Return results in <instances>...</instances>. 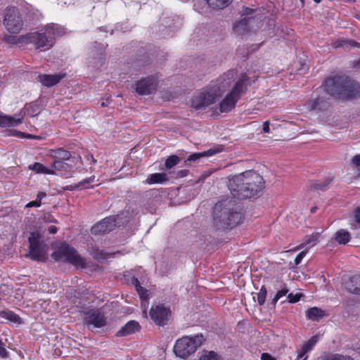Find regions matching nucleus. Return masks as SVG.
Returning a JSON list of instances; mask_svg holds the SVG:
<instances>
[{"mask_svg": "<svg viewBox=\"0 0 360 360\" xmlns=\"http://www.w3.org/2000/svg\"><path fill=\"white\" fill-rule=\"evenodd\" d=\"M263 187V177L252 170L233 176L229 184L233 196L240 200L254 197L262 191Z\"/></svg>", "mask_w": 360, "mask_h": 360, "instance_id": "f257e3e1", "label": "nucleus"}, {"mask_svg": "<svg viewBox=\"0 0 360 360\" xmlns=\"http://www.w3.org/2000/svg\"><path fill=\"white\" fill-rule=\"evenodd\" d=\"M235 74L233 70L229 71L217 80L216 85L194 95L191 100V106L195 110H200L214 103L215 99L231 86Z\"/></svg>", "mask_w": 360, "mask_h": 360, "instance_id": "f03ea898", "label": "nucleus"}, {"mask_svg": "<svg viewBox=\"0 0 360 360\" xmlns=\"http://www.w3.org/2000/svg\"><path fill=\"white\" fill-rule=\"evenodd\" d=\"M324 89L330 95L341 99L355 98L360 96V86L347 76L327 79Z\"/></svg>", "mask_w": 360, "mask_h": 360, "instance_id": "7ed1b4c3", "label": "nucleus"}, {"mask_svg": "<svg viewBox=\"0 0 360 360\" xmlns=\"http://www.w3.org/2000/svg\"><path fill=\"white\" fill-rule=\"evenodd\" d=\"M231 200L217 202L213 209V224L218 229H232L239 224L242 214L234 207Z\"/></svg>", "mask_w": 360, "mask_h": 360, "instance_id": "20e7f679", "label": "nucleus"}, {"mask_svg": "<svg viewBox=\"0 0 360 360\" xmlns=\"http://www.w3.org/2000/svg\"><path fill=\"white\" fill-rule=\"evenodd\" d=\"M64 29L56 24H49L45 27L44 32H34L25 36L27 42L34 44L36 49L45 51L53 46L55 37L63 35Z\"/></svg>", "mask_w": 360, "mask_h": 360, "instance_id": "39448f33", "label": "nucleus"}, {"mask_svg": "<svg viewBox=\"0 0 360 360\" xmlns=\"http://www.w3.org/2000/svg\"><path fill=\"white\" fill-rule=\"evenodd\" d=\"M248 84V77L246 75H242L234 84L231 91L220 103L219 110L221 112H229L235 108L242 94L247 91Z\"/></svg>", "mask_w": 360, "mask_h": 360, "instance_id": "423d86ee", "label": "nucleus"}, {"mask_svg": "<svg viewBox=\"0 0 360 360\" xmlns=\"http://www.w3.org/2000/svg\"><path fill=\"white\" fill-rule=\"evenodd\" d=\"M51 257L56 261L69 262L77 267L84 268L85 261L77 254V251L67 244H62L51 255Z\"/></svg>", "mask_w": 360, "mask_h": 360, "instance_id": "0eeeda50", "label": "nucleus"}, {"mask_svg": "<svg viewBox=\"0 0 360 360\" xmlns=\"http://www.w3.org/2000/svg\"><path fill=\"white\" fill-rule=\"evenodd\" d=\"M202 339V335L192 338L184 337L176 341L174 347V352L176 356L185 359L201 345Z\"/></svg>", "mask_w": 360, "mask_h": 360, "instance_id": "6e6552de", "label": "nucleus"}, {"mask_svg": "<svg viewBox=\"0 0 360 360\" xmlns=\"http://www.w3.org/2000/svg\"><path fill=\"white\" fill-rule=\"evenodd\" d=\"M30 243V251L27 256L32 259L44 262L47 259L46 252V244L40 240V235L38 233L32 232L28 238Z\"/></svg>", "mask_w": 360, "mask_h": 360, "instance_id": "1a4fd4ad", "label": "nucleus"}, {"mask_svg": "<svg viewBox=\"0 0 360 360\" xmlns=\"http://www.w3.org/2000/svg\"><path fill=\"white\" fill-rule=\"evenodd\" d=\"M4 25L6 30L13 34L19 33L23 25L19 9L16 7H8L5 10Z\"/></svg>", "mask_w": 360, "mask_h": 360, "instance_id": "9d476101", "label": "nucleus"}, {"mask_svg": "<svg viewBox=\"0 0 360 360\" xmlns=\"http://www.w3.org/2000/svg\"><path fill=\"white\" fill-rule=\"evenodd\" d=\"M84 322L88 326L101 328L106 323V318L98 309H91L84 312Z\"/></svg>", "mask_w": 360, "mask_h": 360, "instance_id": "9b49d317", "label": "nucleus"}, {"mask_svg": "<svg viewBox=\"0 0 360 360\" xmlns=\"http://www.w3.org/2000/svg\"><path fill=\"white\" fill-rule=\"evenodd\" d=\"M170 310L162 304L153 306L150 310L151 319L158 326L167 324L170 316Z\"/></svg>", "mask_w": 360, "mask_h": 360, "instance_id": "f8f14e48", "label": "nucleus"}, {"mask_svg": "<svg viewBox=\"0 0 360 360\" xmlns=\"http://www.w3.org/2000/svg\"><path fill=\"white\" fill-rule=\"evenodd\" d=\"M119 215L108 217L96 224L91 229L94 235L106 234L112 231L117 225L116 221Z\"/></svg>", "mask_w": 360, "mask_h": 360, "instance_id": "ddd939ff", "label": "nucleus"}, {"mask_svg": "<svg viewBox=\"0 0 360 360\" xmlns=\"http://www.w3.org/2000/svg\"><path fill=\"white\" fill-rule=\"evenodd\" d=\"M156 88V82L153 77H146L136 84V90L141 95L152 94Z\"/></svg>", "mask_w": 360, "mask_h": 360, "instance_id": "4468645a", "label": "nucleus"}, {"mask_svg": "<svg viewBox=\"0 0 360 360\" xmlns=\"http://www.w3.org/2000/svg\"><path fill=\"white\" fill-rule=\"evenodd\" d=\"M252 18L244 17L236 20L233 25V32L238 36H243L250 31V23Z\"/></svg>", "mask_w": 360, "mask_h": 360, "instance_id": "2eb2a0df", "label": "nucleus"}, {"mask_svg": "<svg viewBox=\"0 0 360 360\" xmlns=\"http://www.w3.org/2000/svg\"><path fill=\"white\" fill-rule=\"evenodd\" d=\"M334 180V176L329 175L323 180H313L309 184V188L310 190L315 191H326L330 184Z\"/></svg>", "mask_w": 360, "mask_h": 360, "instance_id": "dca6fc26", "label": "nucleus"}, {"mask_svg": "<svg viewBox=\"0 0 360 360\" xmlns=\"http://www.w3.org/2000/svg\"><path fill=\"white\" fill-rule=\"evenodd\" d=\"M65 75H39L38 76L39 81L42 85L50 87L57 84L63 77Z\"/></svg>", "mask_w": 360, "mask_h": 360, "instance_id": "f3484780", "label": "nucleus"}, {"mask_svg": "<svg viewBox=\"0 0 360 360\" xmlns=\"http://www.w3.org/2000/svg\"><path fill=\"white\" fill-rule=\"evenodd\" d=\"M345 287L348 292L360 295V275L349 277L345 281Z\"/></svg>", "mask_w": 360, "mask_h": 360, "instance_id": "a211bd4d", "label": "nucleus"}, {"mask_svg": "<svg viewBox=\"0 0 360 360\" xmlns=\"http://www.w3.org/2000/svg\"><path fill=\"white\" fill-rule=\"evenodd\" d=\"M140 328L138 322L130 321L126 323L117 333V336L122 337L135 333Z\"/></svg>", "mask_w": 360, "mask_h": 360, "instance_id": "6ab92c4d", "label": "nucleus"}, {"mask_svg": "<svg viewBox=\"0 0 360 360\" xmlns=\"http://www.w3.org/2000/svg\"><path fill=\"white\" fill-rule=\"evenodd\" d=\"M328 107V103L323 98L317 97L309 100L307 103V108L310 110H324Z\"/></svg>", "mask_w": 360, "mask_h": 360, "instance_id": "aec40b11", "label": "nucleus"}, {"mask_svg": "<svg viewBox=\"0 0 360 360\" xmlns=\"http://www.w3.org/2000/svg\"><path fill=\"white\" fill-rule=\"evenodd\" d=\"M21 122V119L6 115L0 112V127H15Z\"/></svg>", "mask_w": 360, "mask_h": 360, "instance_id": "412c9836", "label": "nucleus"}, {"mask_svg": "<svg viewBox=\"0 0 360 360\" xmlns=\"http://www.w3.org/2000/svg\"><path fill=\"white\" fill-rule=\"evenodd\" d=\"M318 336H312L307 342H306L302 347L300 351L298 353L297 359L302 358L308 352L312 349L314 346L318 341Z\"/></svg>", "mask_w": 360, "mask_h": 360, "instance_id": "4be33fe9", "label": "nucleus"}, {"mask_svg": "<svg viewBox=\"0 0 360 360\" xmlns=\"http://www.w3.org/2000/svg\"><path fill=\"white\" fill-rule=\"evenodd\" d=\"M219 150L216 149H210L206 151H203L201 153H195L188 156V158L186 159V162H196L199 159L205 157H210L212 156L217 153H219Z\"/></svg>", "mask_w": 360, "mask_h": 360, "instance_id": "5701e85b", "label": "nucleus"}, {"mask_svg": "<svg viewBox=\"0 0 360 360\" xmlns=\"http://www.w3.org/2000/svg\"><path fill=\"white\" fill-rule=\"evenodd\" d=\"M50 155L55 160H67L71 157L70 153L62 148L51 150L50 151Z\"/></svg>", "mask_w": 360, "mask_h": 360, "instance_id": "b1692460", "label": "nucleus"}, {"mask_svg": "<svg viewBox=\"0 0 360 360\" xmlns=\"http://www.w3.org/2000/svg\"><path fill=\"white\" fill-rule=\"evenodd\" d=\"M324 311L316 307H311L307 310L306 311V316L307 319L312 321L318 320L319 319H321L323 316H324Z\"/></svg>", "mask_w": 360, "mask_h": 360, "instance_id": "393cba45", "label": "nucleus"}, {"mask_svg": "<svg viewBox=\"0 0 360 360\" xmlns=\"http://www.w3.org/2000/svg\"><path fill=\"white\" fill-rule=\"evenodd\" d=\"M335 240L340 245H345L350 240V233L347 231L340 229L335 233Z\"/></svg>", "mask_w": 360, "mask_h": 360, "instance_id": "a878e982", "label": "nucleus"}, {"mask_svg": "<svg viewBox=\"0 0 360 360\" xmlns=\"http://www.w3.org/2000/svg\"><path fill=\"white\" fill-rule=\"evenodd\" d=\"M167 181V175L165 173H155L150 174L146 179V183L149 184H160Z\"/></svg>", "mask_w": 360, "mask_h": 360, "instance_id": "bb28decb", "label": "nucleus"}, {"mask_svg": "<svg viewBox=\"0 0 360 360\" xmlns=\"http://www.w3.org/2000/svg\"><path fill=\"white\" fill-rule=\"evenodd\" d=\"M232 0H206L207 4L216 9H223L228 6Z\"/></svg>", "mask_w": 360, "mask_h": 360, "instance_id": "cd10ccee", "label": "nucleus"}, {"mask_svg": "<svg viewBox=\"0 0 360 360\" xmlns=\"http://www.w3.org/2000/svg\"><path fill=\"white\" fill-rule=\"evenodd\" d=\"M332 45L334 49H338L340 47L349 48L355 46L356 45V42L352 39L348 40L341 39L334 41Z\"/></svg>", "mask_w": 360, "mask_h": 360, "instance_id": "c85d7f7f", "label": "nucleus"}, {"mask_svg": "<svg viewBox=\"0 0 360 360\" xmlns=\"http://www.w3.org/2000/svg\"><path fill=\"white\" fill-rule=\"evenodd\" d=\"M289 289L287 287V285L283 283L281 286V289L279 290L276 294L275 295L274 297L272 300V304L274 306L276 305V302L283 296L286 295L288 292Z\"/></svg>", "mask_w": 360, "mask_h": 360, "instance_id": "c756f323", "label": "nucleus"}, {"mask_svg": "<svg viewBox=\"0 0 360 360\" xmlns=\"http://www.w3.org/2000/svg\"><path fill=\"white\" fill-rule=\"evenodd\" d=\"M0 316L13 323H19L20 319L18 315L11 311H0Z\"/></svg>", "mask_w": 360, "mask_h": 360, "instance_id": "7c9ffc66", "label": "nucleus"}, {"mask_svg": "<svg viewBox=\"0 0 360 360\" xmlns=\"http://www.w3.org/2000/svg\"><path fill=\"white\" fill-rule=\"evenodd\" d=\"M29 169L36 172L37 173H41V174H51V173L49 169L46 168L42 164H41L39 162H35L34 164L30 165Z\"/></svg>", "mask_w": 360, "mask_h": 360, "instance_id": "2f4dec72", "label": "nucleus"}, {"mask_svg": "<svg viewBox=\"0 0 360 360\" xmlns=\"http://www.w3.org/2000/svg\"><path fill=\"white\" fill-rule=\"evenodd\" d=\"M180 158L176 155L169 156L165 160V167L167 169H172L173 167L179 164Z\"/></svg>", "mask_w": 360, "mask_h": 360, "instance_id": "473e14b6", "label": "nucleus"}, {"mask_svg": "<svg viewBox=\"0 0 360 360\" xmlns=\"http://www.w3.org/2000/svg\"><path fill=\"white\" fill-rule=\"evenodd\" d=\"M266 290L264 286H262L260 291L257 294V302L259 305H263L266 300Z\"/></svg>", "mask_w": 360, "mask_h": 360, "instance_id": "72a5a7b5", "label": "nucleus"}, {"mask_svg": "<svg viewBox=\"0 0 360 360\" xmlns=\"http://www.w3.org/2000/svg\"><path fill=\"white\" fill-rule=\"evenodd\" d=\"M68 166V164L64 162L63 160H55L52 164V167L56 170L66 169Z\"/></svg>", "mask_w": 360, "mask_h": 360, "instance_id": "f704fd0d", "label": "nucleus"}, {"mask_svg": "<svg viewBox=\"0 0 360 360\" xmlns=\"http://www.w3.org/2000/svg\"><path fill=\"white\" fill-rule=\"evenodd\" d=\"M319 236V234L316 233L315 235H311V236H309L305 240L304 244H302V246L304 245H309V246H314L318 240Z\"/></svg>", "mask_w": 360, "mask_h": 360, "instance_id": "c9c22d12", "label": "nucleus"}, {"mask_svg": "<svg viewBox=\"0 0 360 360\" xmlns=\"http://www.w3.org/2000/svg\"><path fill=\"white\" fill-rule=\"evenodd\" d=\"M2 40L9 44H15L20 42V40L18 39L17 37L9 34L5 35L3 37Z\"/></svg>", "mask_w": 360, "mask_h": 360, "instance_id": "e433bc0d", "label": "nucleus"}, {"mask_svg": "<svg viewBox=\"0 0 360 360\" xmlns=\"http://www.w3.org/2000/svg\"><path fill=\"white\" fill-rule=\"evenodd\" d=\"M302 296V294H301V293H296L295 295L293 293H289L287 295V298L290 303H296L298 301H300Z\"/></svg>", "mask_w": 360, "mask_h": 360, "instance_id": "4c0bfd02", "label": "nucleus"}, {"mask_svg": "<svg viewBox=\"0 0 360 360\" xmlns=\"http://www.w3.org/2000/svg\"><path fill=\"white\" fill-rule=\"evenodd\" d=\"M108 254L103 250H95L94 251V257L97 259H105Z\"/></svg>", "mask_w": 360, "mask_h": 360, "instance_id": "58836bf2", "label": "nucleus"}, {"mask_svg": "<svg viewBox=\"0 0 360 360\" xmlns=\"http://www.w3.org/2000/svg\"><path fill=\"white\" fill-rule=\"evenodd\" d=\"M327 360H353L350 356H343L341 354H333L328 357Z\"/></svg>", "mask_w": 360, "mask_h": 360, "instance_id": "ea45409f", "label": "nucleus"}, {"mask_svg": "<svg viewBox=\"0 0 360 360\" xmlns=\"http://www.w3.org/2000/svg\"><path fill=\"white\" fill-rule=\"evenodd\" d=\"M0 357L6 359L8 357V353L6 349L5 344L0 340Z\"/></svg>", "mask_w": 360, "mask_h": 360, "instance_id": "a19ab883", "label": "nucleus"}, {"mask_svg": "<svg viewBox=\"0 0 360 360\" xmlns=\"http://www.w3.org/2000/svg\"><path fill=\"white\" fill-rule=\"evenodd\" d=\"M352 163L358 169V176H360V154L354 155L352 159Z\"/></svg>", "mask_w": 360, "mask_h": 360, "instance_id": "79ce46f5", "label": "nucleus"}, {"mask_svg": "<svg viewBox=\"0 0 360 360\" xmlns=\"http://www.w3.org/2000/svg\"><path fill=\"white\" fill-rule=\"evenodd\" d=\"M200 360H218L217 355L213 352H209L208 354L203 355L200 357Z\"/></svg>", "mask_w": 360, "mask_h": 360, "instance_id": "37998d69", "label": "nucleus"}, {"mask_svg": "<svg viewBox=\"0 0 360 360\" xmlns=\"http://www.w3.org/2000/svg\"><path fill=\"white\" fill-rule=\"evenodd\" d=\"M136 290L137 291L139 297L141 298V299H143V298H147L148 297V290L142 287V286H139V288H136Z\"/></svg>", "mask_w": 360, "mask_h": 360, "instance_id": "c03bdc74", "label": "nucleus"}, {"mask_svg": "<svg viewBox=\"0 0 360 360\" xmlns=\"http://www.w3.org/2000/svg\"><path fill=\"white\" fill-rule=\"evenodd\" d=\"M254 13V10L252 8L243 6L242 11H240V15L242 18L247 17Z\"/></svg>", "mask_w": 360, "mask_h": 360, "instance_id": "a18cd8bd", "label": "nucleus"}, {"mask_svg": "<svg viewBox=\"0 0 360 360\" xmlns=\"http://www.w3.org/2000/svg\"><path fill=\"white\" fill-rule=\"evenodd\" d=\"M94 179H95V176H91V177L87 178L86 179H84L83 181H79L75 187V188L82 187V186H84L86 184L94 183Z\"/></svg>", "mask_w": 360, "mask_h": 360, "instance_id": "49530a36", "label": "nucleus"}, {"mask_svg": "<svg viewBox=\"0 0 360 360\" xmlns=\"http://www.w3.org/2000/svg\"><path fill=\"white\" fill-rule=\"evenodd\" d=\"M306 254H307L306 251H302L297 255V257L295 259V266H297L302 262L303 257L306 255Z\"/></svg>", "mask_w": 360, "mask_h": 360, "instance_id": "de8ad7c7", "label": "nucleus"}, {"mask_svg": "<svg viewBox=\"0 0 360 360\" xmlns=\"http://www.w3.org/2000/svg\"><path fill=\"white\" fill-rule=\"evenodd\" d=\"M41 205V202H39V200H37V199L34 201H31L30 202H28L26 205H25V207L26 208H30V207H40Z\"/></svg>", "mask_w": 360, "mask_h": 360, "instance_id": "09e8293b", "label": "nucleus"}, {"mask_svg": "<svg viewBox=\"0 0 360 360\" xmlns=\"http://www.w3.org/2000/svg\"><path fill=\"white\" fill-rule=\"evenodd\" d=\"M188 172H189V171L188 169L179 170L176 173V177L183 178L184 176H186L188 175Z\"/></svg>", "mask_w": 360, "mask_h": 360, "instance_id": "8fccbe9b", "label": "nucleus"}, {"mask_svg": "<svg viewBox=\"0 0 360 360\" xmlns=\"http://www.w3.org/2000/svg\"><path fill=\"white\" fill-rule=\"evenodd\" d=\"M354 220L356 223L360 224V207H357L354 212Z\"/></svg>", "mask_w": 360, "mask_h": 360, "instance_id": "3c124183", "label": "nucleus"}, {"mask_svg": "<svg viewBox=\"0 0 360 360\" xmlns=\"http://www.w3.org/2000/svg\"><path fill=\"white\" fill-rule=\"evenodd\" d=\"M262 360H276L274 357H272L268 353H263L261 356Z\"/></svg>", "mask_w": 360, "mask_h": 360, "instance_id": "603ef678", "label": "nucleus"}, {"mask_svg": "<svg viewBox=\"0 0 360 360\" xmlns=\"http://www.w3.org/2000/svg\"><path fill=\"white\" fill-rule=\"evenodd\" d=\"M46 196V193L43 191H40L37 195V200H39V202H41V200Z\"/></svg>", "mask_w": 360, "mask_h": 360, "instance_id": "864d4df0", "label": "nucleus"}, {"mask_svg": "<svg viewBox=\"0 0 360 360\" xmlns=\"http://www.w3.org/2000/svg\"><path fill=\"white\" fill-rule=\"evenodd\" d=\"M269 121H266L264 122L263 124V127H262V130L264 133H268L269 132Z\"/></svg>", "mask_w": 360, "mask_h": 360, "instance_id": "5fc2aeb1", "label": "nucleus"}, {"mask_svg": "<svg viewBox=\"0 0 360 360\" xmlns=\"http://www.w3.org/2000/svg\"><path fill=\"white\" fill-rule=\"evenodd\" d=\"M131 283L135 286L136 288H139V286H141L138 278L133 277L131 279Z\"/></svg>", "mask_w": 360, "mask_h": 360, "instance_id": "6e6d98bb", "label": "nucleus"}, {"mask_svg": "<svg viewBox=\"0 0 360 360\" xmlns=\"http://www.w3.org/2000/svg\"><path fill=\"white\" fill-rule=\"evenodd\" d=\"M57 231H58V229H57V227H56V226H49V229H48V231H49V233H51V234H54V233H56L57 232Z\"/></svg>", "mask_w": 360, "mask_h": 360, "instance_id": "4d7b16f0", "label": "nucleus"}, {"mask_svg": "<svg viewBox=\"0 0 360 360\" xmlns=\"http://www.w3.org/2000/svg\"><path fill=\"white\" fill-rule=\"evenodd\" d=\"M51 218L52 217L49 214L44 216V219L46 222H56V219H52Z\"/></svg>", "mask_w": 360, "mask_h": 360, "instance_id": "13d9d810", "label": "nucleus"}, {"mask_svg": "<svg viewBox=\"0 0 360 360\" xmlns=\"http://www.w3.org/2000/svg\"><path fill=\"white\" fill-rule=\"evenodd\" d=\"M91 159L94 164H95L96 162V160L94 158V157L92 155L91 156Z\"/></svg>", "mask_w": 360, "mask_h": 360, "instance_id": "bf43d9fd", "label": "nucleus"}, {"mask_svg": "<svg viewBox=\"0 0 360 360\" xmlns=\"http://www.w3.org/2000/svg\"><path fill=\"white\" fill-rule=\"evenodd\" d=\"M315 210H316V207H312V208L311 209V212H315Z\"/></svg>", "mask_w": 360, "mask_h": 360, "instance_id": "052dcab7", "label": "nucleus"}, {"mask_svg": "<svg viewBox=\"0 0 360 360\" xmlns=\"http://www.w3.org/2000/svg\"><path fill=\"white\" fill-rule=\"evenodd\" d=\"M316 3H320L322 0H314Z\"/></svg>", "mask_w": 360, "mask_h": 360, "instance_id": "680f3d73", "label": "nucleus"}, {"mask_svg": "<svg viewBox=\"0 0 360 360\" xmlns=\"http://www.w3.org/2000/svg\"><path fill=\"white\" fill-rule=\"evenodd\" d=\"M300 1H301V3H302V5H304V0H300Z\"/></svg>", "mask_w": 360, "mask_h": 360, "instance_id": "e2e57ef3", "label": "nucleus"}, {"mask_svg": "<svg viewBox=\"0 0 360 360\" xmlns=\"http://www.w3.org/2000/svg\"><path fill=\"white\" fill-rule=\"evenodd\" d=\"M101 106H103V107L105 106V103L103 102L101 103Z\"/></svg>", "mask_w": 360, "mask_h": 360, "instance_id": "0e129e2a", "label": "nucleus"}, {"mask_svg": "<svg viewBox=\"0 0 360 360\" xmlns=\"http://www.w3.org/2000/svg\"><path fill=\"white\" fill-rule=\"evenodd\" d=\"M307 356H306L304 358V359H302V360H307Z\"/></svg>", "mask_w": 360, "mask_h": 360, "instance_id": "69168bd1", "label": "nucleus"}]
</instances>
